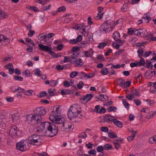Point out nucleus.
I'll use <instances>...</instances> for the list:
<instances>
[{
	"instance_id": "f257e3e1",
	"label": "nucleus",
	"mask_w": 156,
	"mask_h": 156,
	"mask_svg": "<svg viewBox=\"0 0 156 156\" xmlns=\"http://www.w3.org/2000/svg\"><path fill=\"white\" fill-rule=\"evenodd\" d=\"M36 121L37 124L39 125L38 127L41 131L46 129L44 132L45 136L52 137L55 136L58 133V127L54 123L42 122L41 118H37Z\"/></svg>"
},
{
	"instance_id": "f03ea898",
	"label": "nucleus",
	"mask_w": 156,
	"mask_h": 156,
	"mask_svg": "<svg viewBox=\"0 0 156 156\" xmlns=\"http://www.w3.org/2000/svg\"><path fill=\"white\" fill-rule=\"evenodd\" d=\"M81 112V111L77 110L74 105L70 106L69 109V119L71 120L76 118Z\"/></svg>"
},
{
	"instance_id": "7ed1b4c3",
	"label": "nucleus",
	"mask_w": 156,
	"mask_h": 156,
	"mask_svg": "<svg viewBox=\"0 0 156 156\" xmlns=\"http://www.w3.org/2000/svg\"><path fill=\"white\" fill-rule=\"evenodd\" d=\"M40 141V136L37 134H33L28 138L29 144L34 145H37V144Z\"/></svg>"
},
{
	"instance_id": "20e7f679",
	"label": "nucleus",
	"mask_w": 156,
	"mask_h": 156,
	"mask_svg": "<svg viewBox=\"0 0 156 156\" xmlns=\"http://www.w3.org/2000/svg\"><path fill=\"white\" fill-rule=\"evenodd\" d=\"M111 24L108 20L102 24L100 26V30L101 32L107 33L111 31L109 30L110 25Z\"/></svg>"
},
{
	"instance_id": "39448f33",
	"label": "nucleus",
	"mask_w": 156,
	"mask_h": 156,
	"mask_svg": "<svg viewBox=\"0 0 156 156\" xmlns=\"http://www.w3.org/2000/svg\"><path fill=\"white\" fill-rule=\"evenodd\" d=\"M46 113V111L45 108L44 107H39L37 108L35 111L34 114L36 117L37 119V118H42L41 116L44 115Z\"/></svg>"
},
{
	"instance_id": "423d86ee",
	"label": "nucleus",
	"mask_w": 156,
	"mask_h": 156,
	"mask_svg": "<svg viewBox=\"0 0 156 156\" xmlns=\"http://www.w3.org/2000/svg\"><path fill=\"white\" fill-rule=\"evenodd\" d=\"M82 62L83 61L81 59L76 58L74 56H71L70 58H69V62L71 64H74L76 67L82 65Z\"/></svg>"
},
{
	"instance_id": "0eeeda50",
	"label": "nucleus",
	"mask_w": 156,
	"mask_h": 156,
	"mask_svg": "<svg viewBox=\"0 0 156 156\" xmlns=\"http://www.w3.org/2000/svg\"><path fill=\"white\" fill-rule=\"evenodd\" d=\"M17 128L15 126H12L9 131V133L11 136L13 138H16L17 136Z\"/></svg>"
},
{
	"instance_id": "6e6552de",
	"label": "nucleus",
	"mask_w": 156,
	"mask_h": 156,
	"mask_svg": "<svg viewBox=\"0 0 156 156\" xmlns=\"http://www.w3.org/2000/svg\"><path fill=\"white\" fill-rule=\"evenodd\" d=\"M52 123H54L55 124H62V127H65L64 122L65 121L64 119L59 118L58 116H57V118L52 119Z\"/></svg>"
},
{
	"instance_id": "1a4fd4ad",
	"label": "nucleus",
	"mask_w": 156,
	"mask_h": 156,
	"mask_svg": "<svg viewBox=\"0 0 156 156\" xmlns=\"http://www.w3.org/2000/svg\"><path fill=\"white\" fill-rule=\"evenodd\" d=\"M79 25H80V26H79L78 25H76L74 27H71V28L77 30H82L84 32L85 34H86V31L84 28L87 27H85L84 26H83V24H80ZM87 27H88L89 26H87ZM89 27H90L89 26Z\"/></svg>"
},
{
	"instance_id": "9d476101",
	"label": "nucleus",
	"mask_w": 156,
	"mask_h": 156,
	"mask_svg": "<svg viewBox=\"0 0 156 156\" xmlns=\"http://www.w3.org/2000/svg\"><path fill=\"white\" fill-rule=\"evenodd\" d=\"M25 145L24 144L23 142H19L16 144V149L22 151H26V150H25Z\"/></svg>"
},
{
	"instance_id": "9b49d317",
	"label": "nucleus",
	"mask_w": 156,
	"mask_h": 156,
	"mask_svg": "<svg viewBox=\"0 0 156 156\" xmlns=\"http://www.w3.org/2000/svg\"><path fill=\"white\" fill-rule=\"evenodd\" d=\"M6 69H8L9 72L10 74H12L14 72V69L13 68V66L12 63H9L5 66Z\"/></svg>"
},
{
	"instance_id": "f8f14e48",
	"label": "nucleus",
	"mask_w": 156,
	"mask_h": 156,
	"mask_svg": "<svg viewBox=\"0 0 156 156\" xmlns=\"http://www.w3.org/2000/svg\"><path fill=\"white\" fill-rule=\"evenodd\" d=\"M26 120L27 121H30L31 122L33 121H34L35 122H37V119L36 116L34 114H29L27 115Z\"/></svg>"
},
{
	"instance_id": "ddd939ff",
	"label": "nucleus",
	"mask_w": 156,
	"mask_h": 156,
	"mask_svg": "<svg viewBox=\"0 0 156 156\" xmlns=\"http://www.w3.org/2000/svg\"><path fill=\"white\" fill-rule=\"evenodd\" d=\"M39 49L41 51H44L48 52L49 50H51V49L47 46H44L43 44H40L38 45Z\"/></svg>"
},
{
	"instance_id": "4468645a",
	"label": "nucleus",
	"mask_w": 156,
	"mask_h": 156,
	"mask_svg": "<svg viewBox=\"0 0 156 156\" xmlns=\"http://www.w3.org/2000/svg\"><path fill=\"white\" fill-rule=\"evenodd\" d=\"M144 75L146 79H150L154 75L153 71H150L149 70L147 71L145 73Z\"/></svg>"
},
{
	"instance_id": "2eb2a0df",
	"label": "nucleus",
	"mask_w": 156,
	"mask_h": 156,
	"mask_svg": "<svg viewBox=\"0 0 156 156\" xmlns=\"http://www.w3.org/2000/svg\"><path fill=\"white\" fill-rule=\"evenodd\" d=\"M96 98L99 99H100L101 101H105L108 100V97L106 95L100 94L99 96V97H98L96 96Z\"/></svg>"
},
{
	"instance_id": "dca6fc26",
	"label": "nucleus",
	"mask_w": 156,
	"mask_h": 156,
	"mask_svg": "<svg viewBox=\"0 0 156 156\" xmlns=\"http://www.w3.org/2000/svg\"><path fill=\"white\" fill-rule=\"evenodd\" d=\"M12 121L13 122H16L19 119V115L17 113H15L12 115Z\"/></svg>"
},
{
	"instance_id": "f3484780",
	"label": "nucleus",
	"mask_w": 156,
	"mask_h": 156,
	"mask_svg": "<svg viewBox=\"0 0 156 156\" xmlns=\"http://www.w3.org/2000/svg\"><path fill=\"white\" fill-rule=\"evenodd\" d=\"M8 14L3 12V11L0 9V20L6 18L8 17Z\"/></svg>"
},
{
	"instance_id": "a211bd4d",
	"label": "nucleus",
	"mask_w": 156,
	"mask_h": 156,
	"mask_svg": "<svg viewBox=\"0 0 156 156\" xmlns=\"http://www.w3.org/2000/svg\"><path fill=\"white\" fill-rule=\"evenodd\" d=\"M114 117V116L106 114L105 115V119L108 122L111 121L113 122L115 119H113L112 118Z\"/></svg>"
},
{
	"instance_id": "6ab92c4d",
	"label": "nucleus",
	"mask_w": 156,
	"mask_h": 156,
	"mask_svg": "<svg viewBox=\"0 0 156 156\" xmlns=\"http://www.w3.org/2000/svg\"><path fill=\"white\" fill-rule=\"evenodd\" d=\"M101 73L103 75H105L109 73L108 69L107 68H103L101 69Z\"/></svg>"
},
{
	"instance_id": "aec40b11",
	"label": "nucleus",
	"mask_w": 156,
	"mask_h": 156,
	"mask_svg": "<svg viewBox=\"0 0 156 156\" xmlns=\"http://www.w3.org/2000/svg\"><path fill=\"white\" fill-rule=\"evenodd\" d=\"M130 92L137 96L139 97L140 96V90H139L133 89L131 90Z\"/></svg>"
},
{
	"instance_id": "412c9836",
	"label": "nucleus",
	"mask_w": 156,
	"mask_h": 156,
	"mask_svg": "<svg viewBox=\"0 0 156 156\" xmlns=\"http://www.w3.org/2000/svg\"><path fill=\"white\" fill-rule=\"evenodd\" d=\"M113 123L114 124H115L119 128H121L122 127V122L119 120H117L116 119H115Z\"/></svg>"
},
{
	"instance_id": "4be33fe9",
	"label": "nucleus",
	"mask_w": 156,
	"mask_h": 156,
	"mask_svg": "<svg viewBox=\"0 0 156 156\" xmlns=\"http://www.w3.org/2000/svg\"><path fill=\"white\" fill-rule=\"evenodd\" d=\"M120 37V34L118 32H115L113 34V37L115 41L119 38Z\"/></svg>"
},
{
	"instance_id": "5701e85b",
	"label": "nucleus",
	"mask_w": 156,
	"mask_h": 156,
	"mask_svg": "<svg viewBox=\"0 0 156 156\" xmlns=\"http://www.w3.org/2000/svg\"><path fill=\"white\" fill-rule=\"evenodd\" d=\"M108 136L111 138L113 139L118 137L117 135L115 134L113 132H110L108 133Z\"/></svg>"
},
{
	"instance_id": "b1692460",
	"label": "nucleus",
	"mask_w": 156,
	"mask_h": 156,
	"mask_svg": "<svg viewBox=\"0 0 156 156\" xmlns=\"http://www.w3.org/2000/svg\"><path fill=\"white\" fill-rule=\"evenodd\" d=\"M139 58H141L144 55V51L143 48H139L137 51Z\"/></svg>"
},
{
	"instance_id": "393cba45",
	"label": "nucleus",
	"mask_w": 156,
	"mask_h": 156,
	"mask_svg": "<svg viewBox=\"0 0 156 156\" xmlns=\"http://www.w3.org/2000/svg\"><path fill=\"white\" fill-rule=\"evenodd\" d=\"M85 96L86 99V102H87L93 97V95L92 94H87Z\"/></svg>"
},
{
	"instance_id": "a878e982",
	"label": "nucleus",
	"mask_w": 156,
	"mask_h": 156,
	"mask_svg": "<svg viewBox=\"0 0 156 156\" xmlns=\"http://www.w3.org/2000/svg\"><path fill=\"white\" fill-rule=\"evenodd\" d=\"M122 101L125 107L127 109V110H128L129 108V104L126 102V99H123Z\"/></svg>"
},
{
	"instance_id": "bb28decb",
	"label": "nucleus",
	"mask_w": 156,
	"mask_h": 156,
	"mask_svg": "<svg viewBox=\"0 0 156 156\" xmlns=\"http://www.w3.org/2000/svg\"><path fill=\"white\" fill-rule=\"evenodd\" d=\"M112 146L111 144H106L104 145L103 146L104 150H108L111 149Z\"/></svg>"
},
{
	"instance_id": "cd10ccee",
	"label": "nucleus",
	"mask_w": 156,
	"mask_h": 156,
	"mask_svg": "<svg viewBox=\"0 0 156 156\" xmlns=\"http://www.w3.org/2000/svg\"><path fill=\"white\" fill-rule=\"evenodd\" d=\"M87 136V135L85 132H83L80 134L78 136V138H81L85 139Z\"/></svg>"
},
{
	"instance_id": "c85d7f7f",
	"label": "nucleus",
	"mask_w": 156,
	"mask_h": 156,
	"mask_svg": "<svg viewBox=\"0 0 156 156\" xmlns=\"http://www.w3.org/2000/svg\"><path fill=\"white\" fill-rule=\"evenodd\" d=\"M107 45V43L102 42L99 44L98 46V47L99 49H103L104 47Z\"/></svg>"
},
{
	"instance_id": "c756f323",
	"label": "nucleus",
	"mask_w": 156,
	"mask_h": 156,
	"mask_svg": "<svg viewBox=\"0 0 156 156\" xmlns=\"http://www.w3.org/2000/svg\"><path fill=\"white\" fill-rule=\"evenodd\" d=\"M24 90L23 89L20 87H19L17 89H16L15 90H12V91L13 93H15L16 92H18L19 93H21L24 92Z\"/></svg>"
},
{
	"instance_id": "7c9ffc66",
	"label": "nucleus",
	"mask_w": 156,
	"mask_h": 156,
	"mask_svg": "<svg viewBox=\"0 0 156 156\" xmlns=\"http://www.w3.org/2000/svg\"><path fill=\"white\" fill-rule=\"evenodd\" d=\"M118 81H121L120 82V83L119 84V86L120 87H122L123 86H124L125 84V80H124L122 79L121 78H119L117 79Z\"/></svg>"
},
{
	"instance_id": "2f4dec72",
	"label": "nucleus",
	"mask_w": 156,
	"mask_h": 156,
	"mask_svg": "<svg viewBox=\"0 0 156 156\" xmlns=\"http://www.w3.org/2000/svg\"><path fill=\"white\" fill-rule=\"evenodd\" d=\"M59 105L58 106L56 107L55 111H54V114L56 115L57 117L59 116L60 115V113L59 110Z\"/></svg>"
},
{
	"instance_id": "473e14b6",
	"label": "nucleus",
	"mask_w": 156,
	"mask_h": 156,
	"mask_svg": "<svg viewBox=\"0 0 156 156\" xmlns=\"http://www.w3.org/2000/svg\"><path fill=\"white\" fill-rule=\"evenodd\" d=\"M13 78L15 80L17 81H22L23 80V78L20 76L15 75L13 76Z\"/></svg>"
},
{
	"instance_id": "72a5a7b5",
	"label": "nucleus",
	"mask_w": 156,
	"mask_h": 156,
	"mask_svg": "<svg viewBox=\"0 0 156 156\" xmlns=\"http://www.w3.org/2000/svg\"><path fill=\"white\" fill-rule=\"evenodd\" d=\"M79 73L77 71H73L70 73V76L71 78H73L78 75Z\"/></svg>"
},
{
	"instance_id": "f704fd0d",
	"label": "nucleus",
	"mask_w": 156,
	"mask_h": 156,
	"mask_svg": "<svg viewBox=\"0 0 156 156\" xmlns=\"http://www.w3.org/2000/svg\"><path fill=\"white\" fill-rule=\"evenodd\" d=\"M96 150L98 152L102 153L104 150L103 147L102 146H98L96 148Z\"/></svg>"
},
{
	"instance_id": "c9c22d12",
	"label": "nucleus",
	"mask_w": 156,
	"mask_h": 156,
	"mask_svg": "<svg viewBox=\"0 0 156 156\" xmlns=\"http://www.w3.org/2000/svg\"><path fill=\"white\" fill-rule=\"evenodd\" d=\"M117 109V108L114 106H110L107 109L108 112H115V110Z\"/></svg>"
},
{
	"instance_id": "e433bc0d",
	"label": "nucleus",
	"mask_w": 156,
	"mask_h": 156,
	"mask_svg": "<svg viewBox=\"0 0 156 156\" xmlns=\"http://www.w3.org/2000/svg\"><path fill=\"white\" fill-rule=\"evenodd\" d=\"M147 42L146 41H143L140 43H137L136 44V47H141L142 46H144L145 44L147 43Z\"/></svg>"
},
{
	"instance_id": "4c0bfd02",
	"label": "nucleus",
	"mask_w": 156,
	"mask_h": 156,
	"mask_svg": "<svg viewBox=\"0 0 156 156\" xmlns=\"http://www.w3.org/2000/svg\"><path fill=\"white\" fill-rule=\"evenodd\" d=\"M52 114H51L49 116V119L52 122V120L57 118L56 115L54 114V111H52Z\"/></svg>"
},
{
	"instance_id": "58836bf2",
	"label": "nucleus",
	"mask_w": 156,
	"mask_h": 156,
	"mask_svg": "<svg viewBox=\"0 0 156 156\" xmlns=\"http://www.w3.org/2000/svg\"><path fill=\"white\" fill-rule=\"evenodd\" d=\"M34 74L39 76H41V72L39 69H37L34 71Z\"/></svg>"
},
{
	"instance_id": "ea45409f",
	"label": "nucleus",
	"mask_w": 156,
	"mask_h": 156,
	"mask_svg": "<svg viewBox=\"0 0 156 156\" xmlns=\"http://www.w3.org/2000/svg\"><path fill=\"white\" fill-rule=\"evenodd\" d=\"M77 85V88L79 89H81L84 85V84L82 81H80Z\"/></svg>"
},
{
	"instance_id": "a19ab883",
	"label": "nucleus",
	"mask_w": 156,
	"mask_h": 156,
	"mask_svg": "<svg viewBox=\"0 0 156 156\" xmlns=\"http://www.w3.org/2000/svg\"><path fill=\"white\" fill-rule=\"evenodd\" d=\"M61 93L62 95L68 94V90L66 89H62L61 91Z\"/></svg>"
},
{
	"instance_id": "79ce46f5",
	"label": "nucleus",
	"mask_w": 156,
	"mask_h": 156,
	"mask_svg": "<svg viewBox=\"0 0 156 156\" xmlns=\"http://www.w3.org/2000/svg\"><path fill=\"white\" fill-rule=\"evenodd\" d=\"M152 36L153 34L151 33L150 34L147 33L145 35H144L145 37L147 39V40H149L150 39H151Z\"/></svg>"
},
{
	"instance_id": "37998d69",
	"label": "nucleus",
	"mask_w": 156,
	"mask_h": 156,
	"mask_svg": "<svg viewBox=\"0 0 156 156\" xmlns=\"http://www.w3.org/2000/svg\"><path fill=\"white\" fill-rule=\"evenodd\" d=\"M6 122V119L5 118L0 117V123L1 125H2L5 124Z\"/></svg>"
},
{
	"instance_id": "c03bdc74",
	"label": "nucleus",
	"mask_w": 156,
	"mask_h": 156,
	"mask_svg": "<svg viewBox=\"0 0 156 156\" xmlns=\"http://www.w3.org/2000/svg\"><path fill=\"white\" fill-rule=\"evenodd\" d=\"M97 58L102 61H104L105 60V59L103 57V55H98L97 57Z\"/></svg>"
},
{
	"instance_id": "a18cd8bd",
	"label": "nucleus",
	"mask_w": 156,
	"mask_h": 156,
	"mask_svg": "<svg viewBox=\"0 0 156 156\" xmlns=\"http://www.w3.org/2000/svg\"><path fill=\"white\" fill-rule=\"evenodd\" d=\"M29 9L33 10L35 12H38L39 11L38 8L35 6H30L29 7Z\"/></svg>"
},
{
	"instance_id": "49530a36",
	"label": "nucleus",
	"mask_w": 156,
	"mask_h": 156,
	"mask_svg": "<svg viewBox=\"0 0 156 156\" xmlns=\"http://www.w3.org/2000/svg\"><path fill=\"white\" fill-rule=\"evenodd\" d=\"M66 8L65 6H62L59 8L58 9V11L59 12H64L66 11Z\"/></svg>"
},
{
	"instance_id": "de8ad7c7",
	"label": "nucleus",
	"mask_w": 156,
	"mask_h": 156,
	"mask_svg": "<svg viewBox=\"0 0 156 156\" xmlns=\"http://www.w3.org/2000/svg\"><path fill=\"white\" fill-rule=\"evenodd\" d=\"M80 50V47L77 46L73 47L72 48L71 51L73 52H75L79 51Z\"/></svg>"
},
{
	"instance_id": "09e8293b",
	"label": "nucleus",
	"mask_w": 156,
	"mask_h": 156,
	"mask_svg": "<svg viewBox=\"0 0 156 156\" xmlns=\"http://www.w3.org/2000/svg\"><path fill=\"white\" fill-rule=\"evenodd\" d=\"M131 84V82L130 81H127L126 82H125V84L124 86V88H126L127 87H129Z\"/></svg>"
},
{
	"instance_id": "8fccbe9b",
	"label": "nucleus",
	"mask_w": 156,
	"mask_h": 156,
	"mask_svg": "<svg viewBox=\"0 0 156 156\" xmlns=\"http://www.w3.org/2000/svg\"><path fill=\"white\" fill-rule=\"evenodd\" d=\"M88 154L90 155H96V153L95 149H92L89 151Z\"/></svg>"
},
{
	"instance_id": "3c124183",
	"label": "nucleus",
	"mask_w": 156,
	"mask_h": 156,
	"mask_svg": "<svg viewBox=\"0 0 156 156\" xmlns=\"http://www.w3.org/2000/svg\"><path fill=\"white\" fill-rule=\"evenodd\" d=\"M143 18L144 19H147L149 21L147 23H149V22L151 20V18L150 17L148 16L147 14H145L143 16Z\"/></svg>"
},
{
	"instance_id": "603ef678",
	"label": "nucleus",
	"mask_w": 156,
	"mask_h": 156,
	"mask_svg": "<svg viewBox=\"0 0 156 156\" xmlns=\"http://www.w3.org/2000/svg\"><path fill=\"white\" fill-rule=\"evenodd\" d=\"M133 101H134V102L135 104L137 106H139V105H140L141 103V102L139 99L136 100V99H134Z\"/></svg>"
},
{
	"instance_id": "864d4df0",
	"label": "nucleus",
	"mask_w": 156,
	"mask_h": 156,
	"mask_svg": "<svg viewBox=\"0 0 156 156\" xmlns=\"http://www.w3.org/2000/svg\"><path fill=\"white\" fill-rule=\"evenodd\" d=\"M100 105H97L95 106L94 111L96 113H98L100 109Z\"/></svg>"
},
{
	"instance_id": "5fc2aeb1",
	"label": "nucleus",
	"mask_w": 156,
	"mask_h": 156,
	"mask_svg": "<svg viewBox=\"0 0 156 156\" xmlns=\"http://www.w3.org/2000/svg\"><path fill=\"white\" fill-rule=\"evenodd\" d=\"M113 144L116 150H118L119 149V147H120V144L116 142H114Z\"/></svg>"
},
{
	"instance_id": "6e6d98bb",
	"label": "nucleus",
	"mask_w": 156,
	"mask_h": 156,
	"mask_svg": "<svg viewBox=\"0 0 156 156\" xmlns=\"http://www.w3.org/2000/svg\"><path fill=\"white\" fill-rule=\"evenodd\" d=\"M104 14V13H103L101 14H100L99 13H97L98 16L95 17V19H101Z\"/></svg>"
},
{
	"instance_id": "4d7b16f0",
	"label": "nucleus",
	"mask_w": 156,
	"mask_h": 156,
	"mask_svg": "<svg viewBox=\"0 0 156 156\" xmlns=\"http://www.w3.org/2000/svg\"><path fill=\"white\" fill-rule=\"evenodd\" d=\"M125 51L124 49H120L118 51L116 52L114 54V56H115L117 55H119L121 54L122 52Z\"/></svg>"
},
{
	"instance_id": "13d9d810",
	"label": "nucleus",
	"mask_w": 156,
	"mask_h": 156,
	"mask_svg": "<svg viewBox=\"0 0 156 156\" xmlns=\"http://www.w3.org/2000/svg\"><path fill=\"white\" fill-rule=\"evenodd\" d=\"M101 129L102 131L105 132H108L109 130L108 128L106 127H102Z\"/></svg>"
},
{
	"instance_id": "bf43d9fd",
	"label": "nucleus",
	"mask_w": 156,
	"mask_h": 156,
	"mask_svg": "<svg viewBox=\"0 0 156 156\" xmlns=\"http://www.w3.org/2000/svg\"><path fill=\"white\" fill-rule=\"evenodd\" d=\"M50 85L51 87H54L56 85V81L55 80H51L50 81Z\"/></svg>"
},
{
	"instance_id": "052dcab7",
	"label": "nucleus",
	"mask_w": 156,
	"mask_h": 156,
	"mask_svg": "<svg viewBox=\"0 0 156 156\" xmlns=\"http://www.w3.org/2000/svg\"><path fill=\"white\" fill-rule=\"evenodd\" d=\"M152 53L151 51H145L144 53V56L145 57H147L149 56Z\"/></svg>"
},
{
	"instance_id": "680f3d73",
	"label": "nucleus",
	"mask_w": 156,
	"mask_h": 156,
	"mask_svg": "<svg viewBox=\"0 0 156 156\" xmlns=\"http://www.w3.org/2000/svg\"><path fill=\"white\" fill-rule=\"evenodd\" d=\"M24 92L25 94L28 96H30L32 94V91L31 90H28L26 91H24Z\"/></svg>"
},
{
	"instance_id": "e2e57ef3",
	"label": "nucleus",
	"mask_w": 156,
	"mask_h": 156,
	"mask_svg": "<svg viewBox=\"0 0 156 156\" xmlns=\"http://www.w3.org/2000/svg\"><path fill=\"white\" fill-rule=\"evenodd\" d=\"M106 112V109L103 108V107H101V109H100L99 111V113L100 114L101 113H104L105 112Z\"/></svg>"
},
{
	"instance_id": "0e129e2a",
	"label": "nucleus",
	"mask_w": 156,
	"mask_h": 156,
	"mask_svg": "<svg viewBox=\"0 0 156 156\" xmlns=\"http://www.w3.org/2000/svg\"><path fill=\"white\" fill-rule=\"evenodd\" d=\"M6 99L7 101L8 102H12L14 100L13 98L11 97H7L6 98Z\"/></svg>"
},
{
	"instance_id": "69168bd1",
	"label": "nucleus",
	"mask_w": 156,
	"mask_h": 156,
	"mask_svg": "<svg viewBox=\"0 0 156 156\" xmlns=\"http://www.w3.org/2000/svg\"><path fill=\"white\" fill-rule=\"evenodd\" d=\"M35 34V31L34 30H30L29 32L28 36L29 37H32Z\"/></svg>"
},
{
	"instance_id": "338daca9",
	"label": "nucleus",
	"mask_w": 156,
	"mask_h": 156,
	"mask_svg": "<svg viewBox=\"0 0 156 156\" xmlns=\"http://www.w3.org/2000/svg\"><path fill=\"white\" fill-rule=\"evenodd\" d=\"M82 39V36L81 35H79L78 36L76 37V42H78L80 41Z\"/></svg>"
},
{
	"instance_id": "774afa93",
	"label": "nucleus",
	"mask_w": 156,
	"mask_h": 156,
	"mask_svg": "<svg viewBox=\"0 0 156 156\" xmlns=\"http://www.w3.org/2000/svg\"><path fill=\"white\" fill-rule=\"evenodd\" d=\"M146 65L147 67L149 69H151L153 67V66L151 64V62H149L148 64H146Z\"/></svg>"
}]
</instances>
